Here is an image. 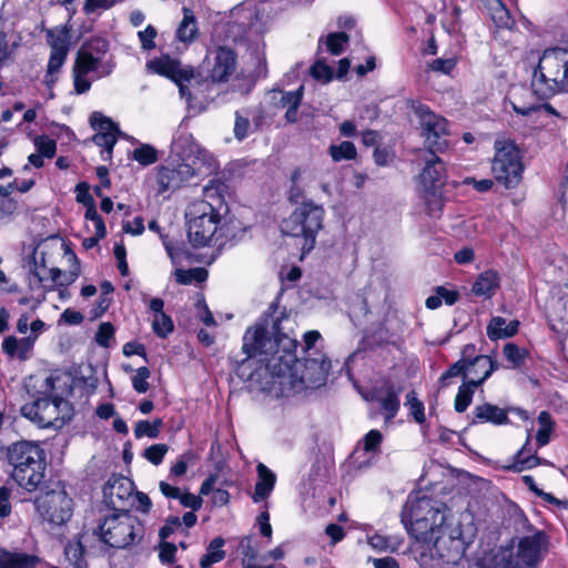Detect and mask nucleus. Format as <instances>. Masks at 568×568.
<instances>
[{"label": "nucleus", "mask_w": 568, "mask_h": 568, "mask_svg": "<svg viewBox=\"0 0 568 568\" xmlns=\"http://www.w3.org/2000/svg\"><path fill=\"white\" fill-rule=\"evenodd\" d=\"M373 155L378 165H389L395 159V152L390 144H377Z\"/></svg>", "instance_id": "obj_53"}, {"label": "nucleus", "mask_w": 568, "mask_h": 568, "mask_svg": "<svg viewBox=\"0 0 568 568\" xmlns=\"http://www.w3.org/2000/svg\"><path fill=\"white\" fill-rule=\"evenodd\" d=\"M113 64L102 63L100 57L89 55L84 50L79 49L73 64V70L83 74L97 72L98 77H106L112 72Z\"/></svg>", "instance_id": "obj_24"}, {"label": "nucleus", "mask_w": 568, "mask_h": 568, "mask_svg": "<svg viewBox=\"0 0 568 568\" xmlns=\"http://www.w3.org/2000/svg\"><path fill=\"white\" fill-rule=\"evenodd\" d=\"M368 545L377 551H395L396 547L393 545L392 539L378 534L368 538Z\"/></svg>", "instance_id": "obj_59"}, {"label": "nucleus", "mask_w": 568, "mask_h": 568, "mask_svg": "<svg viewBox=\"0 0 568 568\" xmlns=\"http://www.w3.org/2000/svg\"><path fill=\"white\" fill-rule=\"evenodd\" d=\"M400 517L408 534L425 545L435 536V530L449 519L446 511L427 497L408 499Z\"/></svg>", "instance_id": "obj_4"}, {"label": "nucleus", "mask_w": 568, "mask_h": 568, "mask_svg": "<svg viewBox=\"0 0 568 568\" xmlns=\"http://www.w3.org/2000/svg\"><path fill=\"white\" fill-rule=\"evenodd\" d=\"M503 351L504 355L513 364L514 367L520 366L527 356V351L525 348L518 347L514 343H507Z\"/></svg>", "instance_id": "obj_51"}, {"label": "nucleus", "mask_w": 568, "mask_h": 568, "mask_svg": "<svg viewBox=\"0 0 568 568\" xmlns=\"http://www.w3.org/2000/svg\"><path fill=\"white\" fill-rule=\"evenodd\" d=\"M375 399L379 403L385 413V420H392L399 409L398 392L395 390L394 386L388 385L386 386L384 394L377 395Z\"/></svg>", "instance_id": "obj_31"}, {"label": "nucleus", "mask_w": 568, "mask_h": 568, "mask_svg": "<svg viewBox=\"0 0 568 568\" xmlns=\"http://www.w3.org/2000/svg\"><path fill=\"white\" fill-rule=\"evenodd\" d=\"M442 144H433L418 148L415 150L414 162L422 168L419 182L423 190L438 189L443 184L446 175L444 161L438 153L443 152Z\"/></svg>", "instance_id": "obj_12"}, {"label": "nucleus", "mask_w": 568, "mask_h": 568, "mask_svg": "<svg viewBox=\"0 0 568 568\" xmlns=\"http://www.w3.org/2000/svg\"><path fill=\"white\" fill-rule=\"evenodd\" d=\"M224 539L222 537L214 538L207 546L206 554L202 556L200 565L202 568H209L211 565L224 559L225 551L222 549Z\"/></svg>", "instance_id": "obj_32"}, {"label": "nucleus", "mask_w": 568, "mask_h": 568, "mask_svg": "<svg viewBox=\"0 0 568 568\" xmlns=\"http://www.w3.org/2000/svg\"><path fill=\"white\" fill-rule=\"evenodd\" d=\"M162 420L160 418L154 419L152 423L148 420H140L134 426V436L136 438L149 437L156 438L162 427Z\"/></svg>", "instance_id": "obj_38"}, {"label": "nucleus", "mask_w": 568, "mask_h": 568, "mask_svg": "<svg viewBox=\"0 0 568 568\" xmlns=\"http://www.w3.org/2000/svg\"><path fill=\"white\" fill-rule=\"evenodd\" d=\"M235 53L226 47L215 50L214 64L210 77L214 82H226L235 69Z\"/></svg>", "instance_id": "obj_22"}, {"label": "nucleus", "mask_w": 568, "mask_h": 568, "mask_svg": "<svg viewBox=\"0 0 568 568\" xmlns=\"http://www.w3.org/2000/svg\"><path fill=\"white\" fill-rule=\"evenodd\" d=\"M383 435L377 429L369 430L363 438V447L366 453H375L379 449Z\"/></svg>", "instance_id": "obj_57"}, {"label": "nucleus", "mask_w": 568, "mask_h": 568, "mask_svg": "<svg viewBox=\"0 0 568 568\" xmlns=\"http://www.w3.org/2000/svg\"><path fill=\"white\" fill-rule=\"evenodd\" d=\"M519 322H506L504 317L495 316L487 325V335L491 341L509 338L518 332Z\"/></svg>", "instance_id": "obj_27"}, {"label": "nucleus", "mask_w": 568, "mask_h": 568, "mask_svg": "<svg viewBox=\"0 0 568 568\" xmlns=\"http://www.w3.org/2000/svg\"><path fill=\"white\" fill-rule=\"evenodd\" d=\"M199 34L196 18L191 9L183 8V19L176 29V39L184 43H190Z\"/></svg>", "instance_id": "obj_28"}, {"label": "nucleus", "mask_w": 568, "mask_h": 568, "mask_svg": "<svg viewBox=\"0 0 568 568\" xmlns=\"http://www.w3.org/2000/svg\"><path fill=\"white\" fill-rule=\"evenodd\" d=\"M132 158L142 165H150L158 161V151L151 144H141L134 149Z\"/></svg>", "instance_id": "obj_43"}, {"label": "nucleus", "mask_w": 568, "mask_h": 568, "mask_svg": "<svg viewBox=\"0 0 568 568\" xmlns=\"http://www.w3.org/2000/svg\"><path fill=\"white\" fill-rule=\"evenodd\" d=\"M498 368V364L487 355L466 359L465 382L479 386Z\"/></svg>", "instance_id": "obj_21"}, {"label": "nucleus", "mask_w": 568, "mask_h": 568, "mask_svg": "<svg viewBox=\"0 0 568 568\" xmlns=\"http://www.w3.org/2000/svg\"><path fill=\"white\" fill-rule=\"evenodd\" d=\"M256 471L258 479L255 485L252 498L255 503H258L266 499L271 495L276 483V476L262 463L256 466Z\"/></svg>", "instance_id": "obj_26"}, {"label": "nucleus", "mask_w": 568, "mask_h": 568, "mask_svg": "<svg viewBox=\"0 0 568 568\" xmlns=\"http://www.w3.org/2000/svg\"><path fill=\"white\" fill-rule=\"evenodd\" d=\"M153 332L159 337H166L174 328L173 322L165 313L156 314L152 321Z\"/></svg>", "instance_id": "obj_45"}, {"label": "nucleus", "mask_w": 568, "mask_h": 568, "mask_svg": "<svg viewBox=\"0 0 568 568\" xmlns=\"http://www.w3.org/2000/svg\"><path fill=\"white\" fill-rule=\"evenodd\" d=\"M424 191V201L427 207L428 215L432 217L439 216L443 206L444 200L438 192V189L433 190H423Z\"/></svg>", "instance_id": "obj_36"}, {"label": "nucleus", "mask_w": 568, "mask_h": 568, "mask_svg": "<svg viewBox=\"0 0 568 568\" xmlns=\"http://www.w3.org/2000/svg\"><path fill=\"white\" fill-rule=\"evenodd\" d=\"M90 124L95 132L93 142H116L118 140L132 139L125 132H122L115 122L101 112H93L90 115Z\"/></svg>", "instance_id": "obj_17"}, {"label": "nucleus", "mask_w": 568, "mask_h": 568, "mask_svg": "<svg viewBox=\"0 0 568 568\" xmlns=\"http://www.w3.org/2000/svg\"><path fill=\"white\" fill-rule=\"evenodd\" d=\"M192 149L190 153L183 159V163L189 166L191 179L194 176L211 175L217 170V162L214 156L206 150L199 146V144H190Z\"/></svg>", "instance_id": "obj_16"}, {"label": "nucleus", "mask_w": 568, "mask_h": 568, "mask_svg": "<svg viewBox=\"0 0 568 568\" xmlns=\"http://www.w3.org/2000/svg\"><path fill=\"white\" fill-rule=\"evenodd\" d=\"M69 261L74 262L75 267L69 273H63L57 267H52L48 271L49 276L44 266L34 265V270L30 272L28 276V286L30 292L33 294L32 300H36L37 304L42 303L45 300L47 290H51L55 283L60 285H69L73 283L79 274L80 266L77 256L72 252H67Z\"/></svg>", "instance_id": "obj_10"}, {"label": "nucleus", "mask_w": 568, "mask_h": 568, "mask_svg": "<svg viewBox=\"0 0 568 568\" xmlns=\"http://www.w3.org/2000/svg\"><path fill=\"white\" fill-rule=\"evenodd\" d=\"M324 209L312 201L303 202L283 221L282 231L286 235L303 237V251L310 252L323 227Z\"/></svg>", "instance_id": "obj_6"}, {"label": "nucleus", "mask_w": 568, "mask_h": 568, "mask_svg": "<svg viewBox=\"0 0 568 568\" xmlns=\"http://www.w3.org/2000/svg\"><path fill=\"white\" fill-rule=\"evenodd\" d=\"M34 564L36 558L24 554L3 552L0 557V568H29Z\"/></svg>", "instance_id": "obj_33"}, {"label": "nucleus", "mask_w": 568, "mask_h": 568, "mask_svg": "<svg viewBox=\"0 0 568 568\" xmlns=\"http://www.w3.org/2000/svg\"><path fill=\"white\" fill-rule=\"evenodd\" d=\"M146 67L152 72L171 79L179 87L181 97L190 100L191 93L187 83L193 78L192 69L183 68L178 60L168 55L149 61Z\"/></svg>", "instance_id": "obj_14"}, {"label": "nucleus", "mask_w": 568, "mask_h": 568, "mask_svg": "<svg viewBox=\"0 0 568 568\" xmlns=\"http://www.w3.org/2000/svg\"><path fill=\"white\" fill-rule=\"evenodd\" d=\"M138 36L144 50H151L155 47L154 39L158 31L153 26L149 24L143 31H139Z\"/></svg>", "instance_id": "obj_60"}, {"label": "nucleus", "mask_w": 568, "mask_h": 568, "mask_svg": "<svg viewBox=\"0 0 568 568\" xmlns=\"http://www.w3.org/2000/svg\"><path fill=\"white\" fill-rule=\"evenodd\" d=\"M477 386L464 382L458 389V393L455 397V409L458 413H464L467 407L470 405L473 395L475 393V388Z\"/></svg>", "instance_id": "obj_37"}, {"label": "nucleus", "mask_w": 568, "mask_h": 568, "mask_svg": "<svg viewBox=\"0 0 568 568\" xmlns=\"http://www.w3.org/2000/svg\"><path fill=\"white\" fill-rule=\"evenodd\" d=\"M491 170L495 179L507 189L516 187L524 171L520 151L517 144H503L497 149Z\"/></svg>", "instance_id": "obj_11"}, {"label": "nucleus", "mask_w": 568, "mask_h": 568, "mask_svg": "<svg viewBox=\"0 0 568 568\" xmlns=\"http://www.w3.org/2000/svg\"><path fill=\"white\" fill-rule=\"evenodd\" d=\"M531 84L545 98L557 92H568V49H546L534 71Z\"/></svg>", "instance_id": "obj_5"}, {"label": "nucleus", "mask_w": 568, "mask_h": 568, "mask_svg": "<svg viewBox=\"0 0 568 568\" xmlns=\"http://www.w3.org/2000/svg\"><path fill=\"white\" fill-rule=\"evenodd\" d=\"M33 342L31 337L18 339L14 336H8L3 339L2 348L9 356H18L20 359H26L33 347Z\"/></svg>", "instance_id": "obj_30"}, {"label": "nucleus", "mask_w": 568, "mask_h": 568, "mask_svg": "<svg viewBox=\"0 0 568 568\" xmlns=\"http://www.w3.org/2000/svg\"><path fill=\"white\" fill-rule=\"evenodd\" d=\"M159 558L163 564H173L175 560L176 546L172 542L163 540L160 546Z\"/></svg>", "instance_id": "obj_62"}, {"label": "nucleus", "mask_w": 568, "mask_h": 568, "mask_svg": "<svg viewBox=\"0 0 568 568\" xmlns=\"http://www.w3.org/2000/svg\"><path fill=\"white\" fill-rule=\"evenodd\" d=\"M187 237L194 247L223 246L234 236L230 232V209L213 182L203 189V197L191 202L185 211Z\"/></svg>", "instance_id": "obj_2"}, {"label": "nucleus", "mask_w": 568, "mask_h": 568, "mask_svg": "<svg viewBox=\"0 0 568 568\" xmlns=\"http://www.w3.org/2000/svg\"><path fill=\"white\" fill-rule=\"evenodd\" d=\"M466 358H462L453 364L439 378L442 387L448 385V379L462 375L465 378Z\"/></svg>", "instance_id": "obj_55"}, {"label": "nucleus", "mask_w": 568, "mask_h": 568, "mask_svg": "<svg viewBox=\"0 0 568 568\" xmlns=\"http://www.w3.org/2000/svg\"><path fill=\"white\" fill-rule=\"evenodd\" d=\"M419 118L423 135L427 140H438L449 135V125L445 118L435 114L426 105H418L415 110Z\"/></svg>", "instance_id": "obj_15"}, {"label": "nucleus", "mask_w": 568, "mask_h": 568, "mask_svg": "<svg viewBox=\"0 0 568 568\" xmlns=\"http://www.w3.org/2000/svg\"><path fill=\"white\" fill-rule=\"evenodd\" d=\"M113 325L109 322L101 323L95 334V342L100 346L108 347L110 345V339L113 337Z\"/></svg>", "instance_id": "obj_58"}, {"label": "nucleus", "mask_w": 568, "mask_h": 568, "mask_svg": "<svg viewBox=\"0 0 568 568\" xmlns=\"http://www.w3.org/2000/svg\"><path fill=\"white\" fill-rule=\"evenodd\" d=\"M168 450H169L168 445L154 444L144 450L143 456L153 465H159L162 463Z\"/></svg>", "instance_id": "obj_54"}, {"label": "nucleus", "mask_w": 568, "mask_h": 568, "mask_svg": "<svg viewBox=\"0 0 568 568\" xmlns=\"http://www.w3.org/2000/svg\"><path fill=\"white\" fill-rule=\"evenodd\" d=\"M542 538V532H536L519 540L517 552L514 554L517 568H536Z\"/></svg>", "instance_id": "obj_18"}, {"label": "nucleus", "mask_w": 568, "mask_h": 568, "mask_svg": "<svg viewBox=\"0 0 568 568\" xmlns=\"http://www.w3.org/2000/svg\"><path fill=\"white\" fill-rule=\"evenodd\" d=\"M490 16L498 28H510L513 24L508 9L499 0H494V4L490 8Z\"/></svg>", "instance_id": "obj_39"}, {"label": "nucleus", "mask_w": 568, "mask_h": 568, "mask_svg": "<svg viewBox=\"0 0 568 568\" xmlns=\"http://www.w3.org/2000/svg\"><path fill=\"white\" fill-rule=\"evenodd\" d=\"M69 402L54 397L38 398L21 407V414L41 428L61 427L71 418Z\"/></svg>", "instance_id": "obj_9"}, {"label": "nucleus", "mask_w": 568, "mask_h": 568, "mask_svg": "<svg viewBox=\"0 0 568 568\" xmlns=\"http://www.w3.org/2000/svg\"><path fill=\"white\" fill-rule=\"evenodd\" d=\"M142 525L128 511L113 513L99 525L100 539L113 548H126L142 538Z\"/></svg>", "instance_id": "obj_7"}, {"label": "nucleus", "mask_w": 568, "mask_h": 568, "mask_svg": "<svg viewBox=\"0 0 568 568\" xmlns=\"http://www.w3.org/2000/svg\"><path fill=\"white\" fill-rule=\"evenodd\" d=\"M10 498L11 489L7 486H0V518H6L11 514Z\"/></svg>", "instance_id": "obj_63"}, {"label": "nucleus", "mask_w": 568, "mask_h": 568, "mask_svg": "<svg viewBox=\"0 0 568 568\" xmlns=\"http://www.w3.org/2000/svg\"><path fill=\"white\" fill-rule=\"evenodd\" d=\"M456 67V60L453 58L449 59H436L432 61L429 64L430 70L434 72L443 73V74H449Z\"/></svg>", "instance_id": "obj_61"}, {"label": "nucleus", "mask_w": 568, "mask_h": 568, "mask_svg": "<svg viewBox=\"0 0 568 568\" xmlns=\"http://www.w3.org/2000/svg\"><path fill=\"white\" fill-rule=\"evenodd\" d=\"M277 306L273 303L260 322L247 328L243 337V352L247 357L260 356L271 375L270 390L276 396H291L307 388H317L326 381L329 363L323 355L297 359L294 333L295 320L290 315L274 318Z\"/></svg>", "instance_id": "obj_1"}, {"label": "nucleus", "mask_w": 568, "mask_h": 568, "mask_svg": "<svg viewBox=\"0 0 568 568\" xmlns=\"http://www.w3.org/2000/svg\"><path fill=\"white\" fill-rule=\"evenodd\" d=\"M48 42L53 53H67L69 52V43L67 33L63 31H49Z\"/></svg>", "instance_id": "obj_46"}, {"label": "nucleus", "mask_w": 568, "mask_h": 568, "mask_svg": "<svg viewBox=\"0 0 568 568\" xmlns=\"http://www.w3.org/2000/svg\"><path fill=\"white\" fill-rule=\"evenodd\" d=\"M207 273L202 267L191 268V270H180L175 271V280L179 284L187 285L193 282L201 283L205 281Z\"/></svg>", "instance_id": "obj_40"}, {"label": "nucleus", "mask_w": 568, "mask_h": 568, "mask_svg": "<svg viewBox=\"0 0 568 568\" xmlns=\"http://www.w3.org/2000/svg\"><path fill=\"white\" fill-rule=\"evenodd\" d=\"M329 154L335 162L351 160L356 156V149L354 144H332Z\"/></svg>", "instance_id": "obj_50"}, {"label": "nucleus", "mask_w": 568, "mask_h": 568, "mask_svg": "<svg viewBox=\"0 0 568 568\" xmlns=\"http://www.w3.org/2000/svg\"><path fill=\"white\" fill-rule=\"evenodd\" d=\"M508 410L503 409L496 405L485 403L478 405L473 410L471 424L491 423L494 425L507 424Z\"/></svg>", "instance_id": "obj_25"}, {"label": "nucleus", "mask_w": 568, "mask_h": 568, "mask_svg": "<svg viewBox=\"0 0 568 568\" xmlns=\"http://www.w3.org/2000/svg\"><path fill=\"white\" fill-rule=\"evenodd\" d=\"M132 483L126 477L111 478L103 487L105 503L114 510L124 507L125 501L131 497Z\"/></svg>", "instance_id": "obj_19"}, {"label": "nucleus", "mask_w": 568, "mask_h": 568, "mask_svg": "<svg viewBox=\"0 0 568 568\" xmlns=\"http://www.w3.org/2000/svg\"><path fill=\"white\" fill-rule=\"evenodd\" d=\"M151 375V372L148 367H139L135 371V374L132 376V387L135 392L139 394H144L149 390L150 384L148 382L149 377Z\"/></svg>", "instance_id": "obj_49"}, {"label": "nucleus", "mask_w": 568, "mask_h": 568, "mask_svg": "<svg viewBox=\"0 0 568 568\" xmlns=\"http://www.w3.org/2000/svg\"><path fill=\"white\" fill-rule=\"evenodd\" d=\"M89 55L100 57V59L109 50V42L102 37H94L88 40L81 48Z\"/></svg>", "instance_id": "obj_44"}, {"label": "nucleus", "mask_w": 568, "mask_h": 568, "mask_svg": "<svg viewBox=\"0 0 568 568\" xmlns=\"http://www.w3.org/2000/svg\"><path fill=\"white\" fill-rule=\"evenodd\" d=\"M189 166L183 162L175 168L161 166L158 169L156 182L159 193L176 190L191 180Z\"/></svg>", "instance_id": "obj_20"}, {"label": "nucleus", "mask_w": 568, "mask_h": 568, "mask_svg": "<svg viewBox=\"0 0 568 568\" xmlns=\"http://www.w3.org/2000/svg\"><path fill=\"white\" fill-rule=\"evenodd\" d=\"M303 85L295 91H274L273 100L277 108L286 109L285 119L290 123L297 121V110L303 99Z\"/></svg>", "instance_id": "obj_23"}, {"label": "nucleus", "mask_w": 568, "mask_h": 568, "mask_svg": "<svg viewBox=\"0 0 568 568\" xmlns=\"http://www.w3.org/2000/svg\"><path fill=\"white\" fill-rule=\"evenodd\" d=\"M349 40V37L345 32H333L329 33L326 38V47L327 50L333 55H339L343 52V47L346 44Z\"/></svg>", "instance_id": "obj_47"}, {"label": "nucleus", "mask_w": 568, "mask_h": 568, "mask_svg": "<svg viewBox=\"0 0 568 568\" xmlns=\"http://www.w3.org/2000/svg\"><path fill=\"white\" fill-rule=\"evenodd\" d=\"M10 478L23 490L36 491L43 483L47 454L39 442L21 439L4 445Z\"/></svg>", "instance_id": "obj_3"}, {"label": "nucleus", "mask_w": 568, "mask_h": 568, "mask_svg": "<svg viewBox=\"0 0 568 568\" xmlns=\"http://www.w3.org/2000/svg\"><path fill=\"white\" fill-rule=\"evenodd\" d=\"M406 405L409 406L410 414L415 422L423 424L425 422L424 404L416 397L415 390L407 393Z\"/></svg>", "instance_id": "obj_52"}, {"label": "nucleus", "mask_w": 568, "mask_h": 568, "mask_svg": "<svg viewBox=\"0 0 568 568\" xmlns=\"http://www.w3.org/2000/svg\"><path fill=\"white\" fill-rule=\"evenodd\" d=\"M539 429L537 432V443L539 446H545L549 443V437L554 428V424L549 413L541 412L538 416Z\"/></svg>", "instance_id": "obj_41"}, {"label": "nucleus", "mask_w": 568, "mask_h": 568, "mask_svg": "<svg viewBox=\"0 0 568 568\" xmlns=\"http://www.w3.org/2000/svg\"><path fill=\"white\" fill-rule=\"evenodd\" d=\"M484 568H517L513 550L499 549L486 560Z\"/></svg>", "instance_id": "obj_34"}, {"label": "nucleus", "mask_w": 568, "mask_h": 568, "mask_svg": "<svg viewBox=\"0 0 568 568\" xmlns=\"http://www.w3.org/2000/svg\"><path fill=\"white\" fill-rule=\"evenodd\" d=\"M529 446V438L527 439L526 444L521 447V449L516 455V464L515 468L518 471H521L526 468H531L537 463V457L532 454L531 448H528Z\"/></svg>", "instance_id": "obj_42"}, {"label": "nucleus", "mask_w": 568, "mask_h": 568, "mask_svg": "<svg viewBox=\"0 0 568 568\" xmlns=\"http://www.w3.org/2000/svg\"><path fill=\"white\" fill-rule=\"evenodd\" d=\"M67 55H68L67 53H53V52L50 53V58H49V62H48V67H47V73L44 77V83L48 87H52L57 82V80H58L57 74L59 73L60 69L64 64V62L67 60Z\"/></svg>", "instance_id": "obj_35"}, {"label": "nucleus", "mask_w": 568, "mask_h": 568, "mask_svg": "<svg viewBox=\"0 0 568 568\" xmlns=\"http://www.w3.org/2000/svg\"><path fill=\"white\" fill-rule=\"evenodd\" d=\"M432 558L444 564H457L466 550L462 526L454 518L435 530V536L426 545Z\"/></svg>", "instance_id": "obj_8"}, {"label": "nucleus", "mask_w": 568, "mask_h": 568, "mask_svg": "<svg viewBox=\"0 0 568 568\" xmlns=\"http://www.w3.org/2000/svg\"><path fill=\"white\" fill-rule=\"evenodd\" d=\"M499 286V276L495 271H485L475 281L473 292L479 296H491Z\"/></svg>", "instance_id": "obj_29"}, {"label": "nucleus", "mask_w": 568, "mask_h": 568, "mask_svg": "<svg viewBox=\"0 0 568 568\" xmlns=\"http://www.w3.org/2000/svg\"><path fill=\"white\" fill-rule=\"evenodd\" d=\"M39 514L54 525L67 523L72 516L73 501L63 486L42 493L36 499Z\"/></svg>", "instance_id": "obj_13"}, {"label": "nucleus", "mask_w": 568, "mask_h": 568, "mask_svg": "<svg viewBox=\"0 0 568 568\" xmlns=\"http://www.w3.org/2000/svg\"><path fill=\"white\" fill-rule=\"evenodd\" d=\"M510 104L513 110L520 114V115H529L532 112H536L539 110L540 105L535 102H521L519 99L515 98L514 100H510Z\"/></svg>", "instance_id": "obj_64"}, {"label": "nucleus", "mask_w": 568, "mask_h": 568, "mask_svg": "<svg viewBox=\"0 0 568 568\" xmlns=\"http://www.w3.org/2000/svg\"><path fill=\"white\" fill-rule=\"evenodd\" d=\"M65 558L73 565V568L83 567V547L80 541L70 542L64 548Z\"/></svg>", "instance_id": "obj_48"}, {"label": "nucleus", "mask_w": 568, "mask_h": 568, "mask_svg": "<svg viewBox=\"0 0 568 568\" xmlns=\"http://www.w3.org/2000/svg\"><path fill=\"white\" fill-rule=\"evenodd\" d=\"M311 74L314 79L327 83L333 79V69L323 61H317L312 65Z\"/></svg>", "instance_id": "obj_56"}]
</instances>
